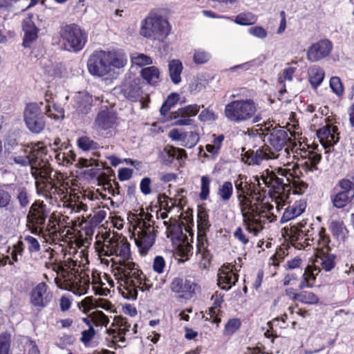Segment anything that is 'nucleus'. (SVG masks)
<instances>
[{
	"label": "nucleus",
	"mask_w": 354,
	"mask_h": 354,
	"mask_svg": "<svg viewBox=\"0 0 354 354\" xmlns=\"http://www.w3.org/2000/svg\"><path fill=\"white\" fill-rule=\"evenodd\" d=\"M248 180V177L239 174L234 180L239 206L243 216V225L245 230L254 236H257L264 228L267 221L272 222L276 216L271 211L274 207L269 198L261 194V183Z\"/></svg>",
	"instance_id": "f257e3e1"
},
{
	"label": "nucleus",
	"mask_w": 354,
	"mask_h": 354,
	"mask_svg": "<svg viewBox=\"0 0 354 354\" xmlns=\"http://www.w3.org/2000/svg\"><path fill=\"white\" fill-rule=\"evenodd\" d=\"M113 246V256L122 258L118 261H113L111 266L118 291L124 298L136 300L138 290L149 291L153 283L143 274L140 266L130 259V244L125 238L116 236Z\"/></svg>",
	"instance_id": "f03ea898"
},
{
	"label": "nucleus",
	"mask_w": 354,
	"mask_h": 354,
	"mask_svg": "<svg viewBox=\"0 0 354 354\" xmlns=\"http://www.w3.org/2000/svg\"><path fill=\"white\" fill-rule=\"evenodd\" d=\"M260 130L267 138L268 145L264 144L256 151L250 149L242 154L243 162L248 165H259L263 160L276 159L283 148L287 155H289L290 150L292 151L296 146L295 140L288 136V131L285 130V127L276 124L274 121L265 122Z\"/></svg>",
	"instance_id": "7ed1b4c3"
},
{
	"label": "nucleus",
	"mask_w": 354,
	"mask_h": 354,
	"mask_svg": "<svg viewBox=\"0 0 354 354\" xmlns=\"http://www.w3.org/2000/svg\"><path fill=\"white\" fill-rule=\"evenodd\" d=\"M48 254L45 268L56 274L55 283L61 289L68 290L75 295H84L90 286L88 275L79 272L80 265L77 261L71 258L62 261L59 254L54 249L48 248L45 250Z\"/></svg>",
	"instance_id": "20e7f679"
},
{
	"label": "nucleus",
	"mask_w": 354,
	"mask_h": 354,
	"mask_svg": "<svg viewBox=\"0 0 354 354\" xmlns=\"http://www.w3.org/2000/svg\"><path fill=\"white\" fill-rule=\"evenodd\" d=\"M291 169L278 167L272 171H266L261 176L263 184L269 189L268 194L271 198H275L279 208V205H284L287 203L290 192L289 178H292Z\"/></svg>",
	"instance_id": "39448f33"
},
{
	"label": "nucleus",
	"mask_w": 354,
	"mask_h": 354,
	"mask_svg": "<svg viewBox=\"0 0 354 354\" xmlns=\"http://www.w3.org/2000/svg\"><path fill=\"white\" fill-rule=\"evenodd\" d=\"M20 151L23 154L15 156L13 160L16 164L21 166L30 165L32 175L39 174H46L44 171L45 163L48 161V150L43 142L30 143L26 147L20 146Z\"/></svg>",
	"instance_id": "423d86ee"
},
{
	"label": "nucleus",
	"mask_w": 354,
	"mask_h": 354,
	"mask_svg": "<svg viewBox=\"0 0 354 354\" xmlns=\"http://www.w3.org/2000/svg\"><path fill=\"white\" fill-rule=\"evenodd\" d=\"M171 26L160 13L151 11L141 21L140 35L153 41L164 42L169 35Z\"/></svg>",
	"instance_id": "0eeeda50"
},
{
	"label": "nucleus",
	"mask_w": 354,
	"mask_h": 354,
	"mask_svg": "<svg viewBox=\"0 0 354 354\" xmlns=\"http://www.w3.org/2000/svg\"><path fill=\"white\" fill-rule=\"evenodd\" d=\"M257 104L252 99L235 100L227 103L224 109L226 118L234 123L252 121L258 122L261 116L257 115Z\"/></svg>",
	"instance_id": "6e6552de"
},
{
	"label": "nucleus",
	"mask_w": 354,
	"mask_h": 354,
	"mask_svg": "<svg viewBox=\"0 0 354 354\" xmlns=\"http://www.w3.org/2000/svg\"><path fill=\"white\" fill-rule=\"evenodd\" d=\"M50 209L41 200H35L30 205L26 216V226L31 233L40 235L49 217Z\"/></svg>",
	"instance_id": "1a4fd4ad"
},
{
	"label": "nucleus",
	"mask_w": 354,
	"mask_h": 354,
	"mask_svg": "<svg viewBox=\"0 0 354 354\" xmlns=\"http://www.w3.org/2000/svg\"><path fill=\"white\" fill-rule=\"evenodd\" d=\"M169 290L179 300H190L201 292V285L188 277H174L170 283Z\"/></svg>",
	"instance_id": "9d476101"
},
{
	"label": "nucleus",
	"mask_w": 354,
	"mask_h": 354,
	"mask_svg": "<svg viewBox=\"0 0 354 354\" xmlns=\"http://www.w3.org/2000/svg\"><path fill=\"white\" fill-rule=\"evenodd\" d=\"M60 37L65 46L69 47V50L75 53L82 50L88 40L86 31L76 24H67L62 27Z\"/></svg>",
	"instance_id": "9b49d317"
},
{
	"label": "nucleus",
	"mask_w": 354,
	"mask_h": 354,
	"mask_svg": "<svg viewBox=\"0 0 354 354\" xmlns=\"http://www.w3.org/2000/svg\"><path fill=\"white\" fill-rule=\"evenodd\" d=\"M44 168H45L46 171H44L46 174H39V172H36V174L32 175V176L36 180L35 185L37 192L42 194L48 198L55 185L59 184V180H63L64 176L59 171H55V173L52 174L53 169L50 167L49 161L45 163ZM38 171H40V170Z\"/></svg>",
	"instance_id": "f8f14e48"
},
{
	"label": "nucleus",
	"mask_w": 354,
	"mask_h": 354,
	"mask_svg": "<svg viewBox=\"0 0 354 354\" xmlns=\"http://www.w3.org/2000/svg\"><path fill=\"white\" fill-rule=\"evenodd\" d=\"M27 128L32 133H39L46 125L45 117L41 108L36 103L27 104L24 113Z\"/></svg>",
	"instance_id": "ddd939ff"
},
{
	"label": "nucleus",
	"mask_w": 354,
	"mask_h": 354,
	"mask_svg": "<svg viewBox=\"0 0 354 354\" xmlns=\"http://www.w3.org/2000/svg\"><path fill=\"white\" fill-rule=\"evenodd\" d=\"M49 146L54 151L55 158L59 165L68 166L75 160L76 154L68 140L62 142L59 138H56Z\"/></svg>",
	"instance_id": "4468645a"
},
{
	"label": "nucleus",
	"mask_w": 354,
	"mask_h": 354,
	"mask_svg": "<svg viewBox=\"0 0 354 354\" xmlns=\"http://www.w3.org/2000/svg\"><path fill=\"white\" fill-rule=\"evenodd\" d=\"M322 160V155L315 151H304L301 155L298 162L295 164L292 169L296 175H302V173L308 174L318 170V164Z\"/></svg>",
	"instance_id": "2eb2a0df"
},
{
	"label": "nucleus",
	"mask_w": 354,
	"mask_h": 354,
	"mask_svg": "<svg viewBox=\"0 0 354 354\" xmlns=\"http://www.w3.org/2000/svg\"><path fill=\"white\" fill-rule=\"evenodd\" d=\"M301 223H297L295 225H290L282 229V235L297 250L306 249L309 246L306 241Z\"/></svg>",
	"instance_id": "dca6fc26"
},
{
	"label": "nucleus",
	"mask_w": 354,
	"mask_h": 354,
	"mask_svg": "<svg viewBox=\"0 0 354 354\" xmlns=\"http://www.w3.org/2000/svg\"><path fill=\"white\" fill-rule=\"evenodd\" d=\"M137 237L135 238L136 245L142 256H146L155 244L158 231L156 227L138 228Z\"/></svg>",
	"instance_id": "f3484780"
},
{
	"label": "nucleus",
	"mask_w": 354,
	"mask_h": 354,
	"mask_svg": "<svg viewBox=\"0 0 354 354\" xmlns=\"http://www.w3.org/2000/svg\"><path fill=\"white\" fill-rule=\"evenodd\" d=\"M30 303L34 307L44 308L48 306L53 293L45 282H40L32 288L30 292Z\"/></svg>",
	"instance_id": "a211bd4d"
},
{
	"label": "nucleus",
	"mask_w": 354,
	"mask_h": 354,
	"mask_svg": "<svg viewBox=\"0 0 354 354\" xmlns=\"http://www.w3.org/2000/svg\"><path fill=\"white\" fill-rule=\"evenodd\" d=\"M333 48L332 41L322 39L312 44L307 49L306 58L310 62H319L330 55Z\"/></svg>",
	"instance_id": "6ab92c4d"
},
{
	"label": "nucleus",
	"mask_w": 354,
	"mask_h": 354,
	"mask_svg": "<svg viewBox=\"0 0 354 354\" xmlns=\"http://www.w3.org/2000/svg\"><path fill=\"white\" fill-rule=\"evenodd\" d=\"M87 67L88 72L93 75L102 77L107 75L111 68L108 67L106 51L99 50L93 53L88 60Z\"/></svg>",
	"instance_id": "aec40b11"
},
{
	"label": "nucleus",
	"mask_w": 354,
	"mask_h": 354,
	"mask_svg": "<svg viewBox=\"0 0 354 354\" xmlns=\"http://www.w3.org/2000/svg\"><path fill=\"white\" fill-rule=\"evenodd\" d=\"M338 185L342 190L334 195L332 202L335 207L343 208L354 197V185L348 179L339 180Z\"/></svg>",
	"instance_id": "412c9836"
},
{
	"label": "nucleus",
	"mask_w": 354,
	"mask_h": 354,
	"mask_svg": "<svg viewBox=\"0 0 354 354\" xmlns=\"http://www.w3.org/2000/svg\"><path fill=\"white\" fill-rule=\"evenodd\" d=\"M106 214V210L103 207L95 209L93 214H90L86 216H82L80 225L86 236H90L93 234L95 228L104 221Z\"/></svg>",
	"instance_id": "4be33fe9"
},
{
	"label": "nucleus",
	"mask_w": 354,
	"mask_h": 354,
	"mask_svg": "<svg viewBox=\"0 0 354 354\" xmlns=\"http://www.w3.org/2000/svg\"><path fill=\"white\" fill-rule=\"evenodd\" d=\"M234 266L228 263L219 268L217 284L221 289L229 290L238 281L239 274L234 272Z\"/></svg>",
	"instance_id": "5701e85b"
},
{
	"label": "nucleus",
	"mask_w": 354,
	"mask_h": 354,
	"mask_svg": "<svg viewBox=\"0 0 354 354\" xmlns=\"http://www.w3.org/2000/svg\"><path fill=\"white\" fill-rule=\"evenodd\" d=\"M115 235L111 237L110 233L105 232L100 236H96V241L94 243L95 252L98 256L102 258V257H111L113 256Z\"/></svg>",
	"instance_id": "b1692460"
},
{
	"label": "nucleus",
	"mask_w": 354,
	"mask_h": 354,
	"mask_svg": "<svg viewBox=\"0 0 354 354\" xmlns=\"http://www.w3.org/2000/svg\"><path fill=\"white\" fill-rule=\"evenodd\" d=\"M160 158L163 165L171 166L175 160L181 166V161L187 158V153L184 149L166 145L161 151Z\"/></svg>",
	"instance_id": "393cba45"
},
{
	"label": "nucleus",
	"mask_w": 354,
	"mask_h": 354,
	"mask_svg": "<svg viewBox=\"0 0 354 354\" xmlns=\"http://www.w3.org/2000/svg\"><path fill=\"white\" fill-rule=\"evenodd\" d=\"M320 143L326 149L333 146L339 140L338 128L333 124H326L317 131Z\"/></svg>",
	"instance_id": "a878e982"
},
{
	"label": "nucleus",
	"mask_w": 354,
	"mask_h": 354,
	"mask_svg": "<svg viewBox=\"0 0 354 354\" xmlns=\"http://www.w3.org/2000/svg\"><path fill=\"white\" fill-rule=\"evenodd\" d=\"M303 264L304 261L299 256H296L286 261L284 268L288 272L283 279L284 286H288L290 284L292 281L298 279L302 273Z\"/></svg>",
	"instance_id": "bb28decb"
},
{
	"label": "nucleus",
	"mask_w": 354,
	"mask_h": 354,
	"mask_svg": "<svg viewBox=\"0 0 354 354\" xmlns=\"http://www.w3.org/2000/svg\"><path fill=\"white\" fill-rule=\"evenodd\" d=\"M208 247L207 238L197 239L196 254L198 257L199 267L203 270H208L210 268L213 259V255Z\"/></svg>",
	"instance_id": "cd10ccee"
},
{
	"label": "nucleus",
	"mask_w": 354,
	"mask_h": 354,
	"mask_svg": "<svg viewBox=\"0 0 354 354\" xmlns=\"http://www.w3.org/2000/svg\"><path fill=\"white\" fill-rule=\"evenodd\" d=\"M139 80H133L123 83L120 87V93L131 102H137L142 95Z\"/></svg>",
	"instance_id": "c85d7f7f"
},
{
	"label": "nucleus",
	"mask_w": 354,
	"mask_h": 354,
	"mask_svg": "<svg viewBox=\"0 0 354 354\" xmlns=\"http://www.w3.org/2000/svg\"><path fill=\"white\" fill-rule=\"evenodd\" d=\"M212 225L209 218V210L203 205L197 209V239L207 238V233Z\"/></svg>",
	"instance_id": "c756f323"
},
{
	"label": "nucleus",
	"mask_w": 354,
	"mask_h": 354,
	"mask_svg": "<svg viewBox=\"0 0 354 354\" xmlns=\"http://www.w3.org/2000/svg\"><path fill=\"white\" fill-rule=\"evenodd\" d=\"M22 30L24 32L22 46L30 48L39 37V28L31 19H26L23 21Z\"/></svg>",
	"instance_id": "7c9ffc66"
},
{
	"label": "nucleus",
	"mask_w": 354,
	"mask_h": 354,
	"mask_svg": "<svg viewBox=\"0 0 354 354\" xmlns=\"http://www.w3.org/2000/svg\"><path fill=\"white\" fill-rule=\"evenodd\" d=\"M306 206V201L304 199L296 201L292 204H288L281 217L280 223H285L298 217L304 212Z\"/></svg>",
	"instance_id": "2f4dec72"
},
{
	"label": "nucleus",
	"mask_w": 354,
	"mask_h": 354,
	"mask_svg": "<svg viewBox=\"0 0 354 354\" xmlns=\"http://www.w3.org/2000/svg\"><path fill=\"white\" fill-rule=\"evenodd\" d=\"M117 119L116 113L106 109L97 113L95 124L101 130H108L115 126Z\"/></svg>",
	"instance_id": "473e14b6"
},
{
	"label": "nucleus",
	"mask_w": 354,
	"mask_h": 354,
	"mask_svg": "<svg viewBox=\"0 0 354 354\" xmlns=\"http://www.w3.org/2000/svg\"><path fill=\"white\" fill-rule=\"evenodd\" d=\"M320 271V268L314 263L306 266L304 268V272L301 274L302 279L299 285V288L304 289L313 287Z\"/></svg>",
	"instance_id": "72a5a7b5"
},
{
	"label": "nucleus",
	"mask_w": 354,
	"mask_h": 354,
	"mask_svg": "<svg viewBox=\"0 0 354 354\" xmlns=\"http://www.w3.org/2000/svg\"><path fill=\"white\" fill-rule=\"evenodd\" d=\"M71 194H68V189L64 186L63 180H59V184L56 185L52 192L48 196L51 205H60L59 203H64V201L68 199Z\"/></svg>",
	"instance_id": "f704fd0d"
},
{
	"label": "nucleus",
	"mask_w": 354,
	"mask_h": 354,
	"mask_svg": "<svg viewBox=\"0 0 354 354\" xmlns=\"http://www.w3.org/2000/svg\"><path fill=\"white\" fill-rule=\"evenodd\" d=\"M330 251L317 252L315 256V262L319 263L322 268L326 272L332 270L336 265V256L330 253Z\"/></svg>",
	"instance_id": "c9c22d12"
},
{
	"label": "nucleus",
	"mask_w": 354,
	"mask_h": 354,
	"mask_svg": "<svg viewBox=\"0 0 354 354\" xmlns=\"http://www.w3.org/2000/svg\"><path fill=\"white\" fill-rule=\"evenodd\" d=\"M164 225L167 227V236L171 240L180 241L183 239V223L179 222L176 219L171 218L169 221H164Z\"/></svg>",
	"instance_id": "e433bc0d"
},
{
	"label": "nucleus",
	"mask_w": 354,
	"mask_h": 354,
	"mask_svg": "<svg viewBox=\"0 0 354 354\" xmlns=\"http://www.w3.org/2000/svg\"><path fill=\"white\" fill-rule=\"evenodd\" d=\"M48 218V222H46L44 232L41 234L43 236L48 235L52 237L57 236V233H59L61 230V221L55 212H53L50 215L49 214Z\"/></svg>",
	"instance_id": "4c0bfd02"
},
{
	"label": "nucleus",
	"mask_w": 354,
	"mask_h": 354,
	"mask_svg": "<svg viewBox=\"0 0 354 354\" xmlns=\"http://www.w3.org/2000/svg\"><path fill=\"white\" fill-rule=\"evenodd\" d=\"M325 77V73L319 66H311L308 70V78L311 87L317 89L322 83Z\"/></svg>",
	"instance_id": "58836bf2"
},
{
	"label": "nucleus",
	"mask_w": 354,
	"mask_h": 354,
	"mask_svg": "<svg viewBox=\"0 0 354 354\" xmlns=\"http://www.w3.org/2000/svg\"><path fill=\"white\" fill-rule=\"evenodd\" d=\"M92 98L88 95H79L75 99V112L78 115H86L92 107Z\"/></svg>",
	"instance_id": "ea45409f"
},
{
	"label": "nucleus",
	"mask_w": 354,
	"mask_h": 354,
	"mask_svg": "<svg viewBox=\"0 0 354 354\" xmlns=\"http://www.w3.org/2000/svg\"><path fill=\"white\" fill-rule=\"evenodd\" d=\"M301 223V227L304 229L306 241L310 242L309 246L315 245V239H317V235H319V232L322 227L318 224H308L307 222L304 221H302Z\"/></svg>",
	"instance_id": "a19ab883"
},
{
	"label": "nucleus",
	"mask_w": 354,
	"mask_h": 354,
	"mask_svg": "<svg viewBox=\"0 0 354 354\" xmlns=\"http://www.w3.org/2000/svg\"><path fill=\"white\" fill-rule=\"evenodd\" d=\"M291 174L292 178H290V191H292V193L295 194H303L308 189V184L304 180H301V178L304 176V173L302 175H296L293 173V169L291 168Z\"/></svg>",
	"instance_id": "79ce46f5"
},
{
	"label": "nucleus",
	"mask_w": 354,
	"mask_h": 354,
	"mask_svg": "<svg viewBox=\"0 0 354 354\" xmlns=\"http://www.w3.org/2000/svg\"><path fill=\"white\" fill-rule=\"evenodd\" d=\"M169 77L174 84L181 82V73L183 70L182 62L179 59H171L168 64Z\"/></svg>",
	"instance_id": "37998d69"
},
{
	"label": "nucleus",
	"mask_w": 354,
	"mask_h": 354,
	"mask_svg": "<svg viewBox=\"0 0 354 354\" xmlns=\"http://www.w3.org/2000/svg\"><path fill=\"white\" fill-rule=\"evenodd\" d=\"M15 193V198L18 201L21 208H26L30 204V194L28 188L25 186H15L13 189Z\"/></svg>",
	"instance_id": "c03bdc74"
},
{
	"label": "nucleus",
	"mask_w": 354,
	"mask_h": 354,
	"mask_svg": "<svg viewBox=\"0 0 354 354\" xmlns=\"http://www.w3.org/2000/svg\"><path fill=\"white\" fill-rule=\"evenodd\" d=\"M329 230L335 238L343 241L348 233L342 221H333L329 225Z\"/></svg>",
	"instance_id": "a18cd8bd"
},
{
	"label": "nucleus",
	"mask_w": 354,
	"mask_h": 354,
	"mask_svg": "<svg viewBox=\"0 0 354 354\" xmlns=\"http://www.w3.org/2000/svg\"><path fill=\"white\" fill-rule=\"evenodd\" d=\"M330 243V236L327 234L326 228L322 227L315 239V245L313 246L315 247L317 252L328 251L331 250L329 245Z\"/></svg>",
	"instance_id": "49530a36"
},
{
	"label": "nucleus",
	"mask_w": 354,
	"mask_h": 354,
	"mask_svg": "<svg viewBox=\"0 0 354 354\" xmlns=\"http://www.w3.org/2000/svg\"><path fill=\"white\" fill-rule=\"evenodd\" d=\"M197 127H194V130L183 132V139L181 145L184 147L192 149L194 147L200 140L199 132Z\"/></svg>",
	"instance_id": "de8ad7c7"
},
{
	"label": "nucleus",
	"mask_w": 354,
	"mask_h": 354,
	"mask_svg": "<svg viewBox=\"0 0 354 354\" xmlns=\"http://www.w3.org/2000/svg\"><path fill=\"white\" fill-rule=\"evenodd\" d=\"M92 285L96 295L106 296L109 292L107 288H104L105 282H104L100 277V273L97 270H93L91 274Z\"/></svg>",
	"instance_id": "09e8293b"
},
{
	"label": "nucleus",
	"mask_w": 354,
	"mask_h": 354,
	"mask_svg": "<svg viewBox=\"0 0 354 354\" xmlns=\"http://www.w3.org/2000/svg\"><path fill=\"white\" fill-rule=\"evenodd\" d=\"M141 77L147 81L148 84H155L159 82L160 70L156 66H149L144 68L140 72Z\"/></svg>",
	"instance_id": "8fccbe9b"
},
{
	"label": "nucleus",
	"mask_w": 354,
	"mask_h": 354,
	"mask_svg": "<svg viewBox=\"0 0 354 354\" xmlns=\"http://www.w3.org/2000/svg\"><path fill=\"white\" fill-rule=\"evenodd\" d=\"M12 185L0 183V208L7 209L12 204V194L9 191Z\"/></svg>",
	"instance_id": "3c124183"
},
{
	"label": "nucleus",
	"mask_w": 354,
	"mask_h": 354,
	"mask_svg": "<svg viewBox=\"0 0 354 354\" xmlns=\"http://www.w3.org/2000/svg\"><path fill=\"white\" fill-rule=\"evenodd\" d=\"M106 54L109 68L111 69V67L120 68L126 64L127 60L115 52L106 51Z\"/></svg>",
	"instance_id": "603ef678"
},
{
	"label": "nucleus",
	"mask_w": 354,
	"mask_h": 354,
	"mask_svg": "<svg viewBox=\"0 0 354 354\" xmlns=\"http://www.w3.org/2000/svg\"><path fill=\"white\" fill-rule=\"evenodd\" d=\"M71 196V195L68 200L64 201V203L63 204L64 207L70 209V213H79L82 211L86 212L88 210L86 204L78 200H73Z\"/></svg>",
	"instance_id": "864d4df0"
},
{
	"label": "nucleus",
	"mask_w": 354,
	"mask_h": 354,
	"mask_svg": "<svg viewBox=\"0 0 354 354\" xmlns=\"http://www.w3.org/2000/svg\"><path fill=\"white\" fill-rule=\"evenodd\" d=\"M234 21L241 26H251L257 21V16L250 12H243L237 15Z\"/></svg>",
	"instance_id": "5fc2aeb1"
},
{
	"label": "nucleus",
	"mask_w": 354,
	"mask_h": 354,
	"mask_svg": "<svg viewBox=\"0 0 354 354\" xmlns=\"http://www.w3.org/2000/svg\"><path fill=\"white\" fill-rule=\"evenodd\" d=\"M295 298H297L298 301L308 305H315L319 301V297L310 291H301Z\"/></svg>",
	"instance_id": "6e6d98bb"
},
{
	"label": "nucleus",
	"mask_w": 354,
	"mask_h": 354,
	"mask_svg": "<svg viewBox=\"0 0 354 354\" xmlns=\"http://www.w3.org/2000/svg\"><path fill=\"white\" fill-rule=\"evenodd\" d=\"M241 326V321L239 318H231L225 324L223 335L225 337H231L237 332Z\"/></svg>",
	"instance_id": "4d7b16f0"
},
{
	"label": "nucleus",
	"mask_w": 354,
	"mask_h": 354,
	"mask_svg": "<svg viewBox=\"0 0 354 354\" xmlns=\"http://www.w3.org/2000/svg\"><path fill=\"white\" fill-rule=\"evenodd\" d=\"M178 100L179 95L178 93H171L169 94L160 107V114L163 116H166L170 111L171 108L175 106Z\"/></svg>",
	"instance_id": "13d9d810"
},
{
	"label": "nucleus",
	"mask_w": 354,
	"mask_h": 354,
	"mask_svg": "<svg viewBox=\"0 0 354 354\" xmlns=\"http://www.w3.org/2000/svg\"><path fill=\"white\" fill-rule=\"evenodd\" d=\"M78 147L84 151L95 150L100 148V145L87 136L80 137L77 141Z\"/></svg>",
	"instance_id": "bf43d9fd"
},
{
	"label": "nucleus",
	"mask_w": 354,
	"mask_h": 354,
	"mask_svg": "<svg viewBox=\"0 0 354 354\" xmlns=\"http://www.w3.org/2000/svg\"><path fill=\"white\" fill-rule=\"evenodd\" d=\"M217 194L224 202L228 201L233 194V185L230 181H225L218 189Z\"/></svg>",
	"instance_id": "052dcab7"
},
{
	"label": "nucleus",
	"mask_w": 354,
	"mask_h": 354,
	"mask_svg": "<svg viewBox=\"0 0 354 354\" xmlns=\"http://www.w3.org/2000/svg\"><path fill=\"white\" fill-rule=\"evenodd\" d=\"M200 110V106L197 104H190L183 108L179 109L174 113V118L177 119L178 116L192 117L198 114Z\"/></svg>",
	"instance_id": "680f3d73"
},
{
	"label": "nucleus",
	"mask_w": 354,
	"mask_h": 354,
	"mask_svg": "<svg viewBox=\"0 0 354 354\" xmlns=\"http://www.w3.org/2000/svg\"><path fill=\"white\" fill-rule=\"evenodd\" d=\"M91 317L93 321V325L96 327H106L109 322V317L101 310H95L91 313Z\"/></svg>",
	"instance_id": "e2e57ef3"
},
{
	"label": "nucleus",
	"mask_w": 354,
	"mask_h": 354,
	"mask_svg": "<svg viewBox=\"0 0 354 354\" xmlns=\"http://www.w3.org/2000/svg\"><path fill=\"white\" fill-rule=\"evenodd\" d=\"M289 122H287L286 127L287 131L290 133L291 137L296 138V136H299L300 133L297 131L299 129V121L296 118V113L291 112L289 117Z\"/></svg>",
	"instance_id": "0e129e2a"
},
{
	"label": "nucleus",
	"mask_w": 354,
	"mask_h": 354,
	"mask_svg": "<svg viewBox=\"0 0 354 354\" xmlns=\"http://www.w3.org/2000/svg\"><path fill=\"white\" fill-rule=\"evenodd\" d=\"M207 317H205L206 321H209L212 324H215L217 326L221 322V315L222 313L221 309L218 308L211 306L208 308V310L206 311Z\"/></svg>",
	"instance_id": "69168bd1"
},
{
	"label": "nucleus",
	"mask_w": 354,
	"mask_h": 354,
	"mask_svg": "<svg viewBox=\"0 0 354 354\" xmlns=\"http://www.w3.org/2000/svg\"><path fill=\"white\" fill-rule=\"evenodd\" d=\"M329 86L332 91L338 97H342L344 93V88L340 77L333 76L330 79Z\"/></svg>",
	"instance_id": "338daca9"
},
{
	"label": "nucleus",
	"mask_w": 354,
	"mask_h": 354,
	"mask_svg": "<svg viewBox=\"0 0 354 354\" xmlns=\"http://www.w3.org/2000/svg\"><path fill=\"white\" fill-rule=\"evenodd\" d=\"M167 268V263L165 258L161 255H156L152 261V269L154 272L160 275L163 274Z\"/></svg>",
	"instance_id": "774afa93"
}]
</instances>
